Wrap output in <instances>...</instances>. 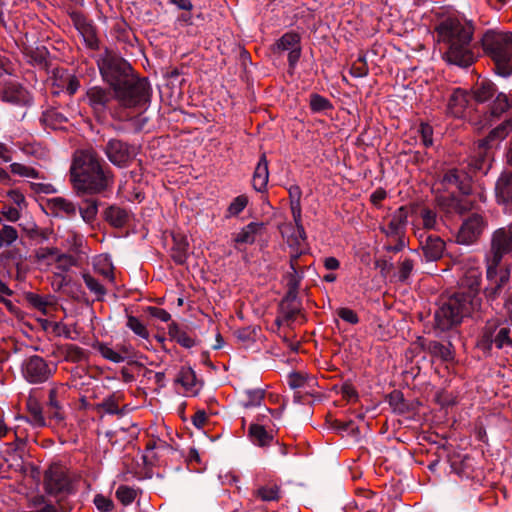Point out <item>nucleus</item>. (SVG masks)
Instances as JSON below:
<instances>
[{"label":"nucleus","mask_w":512,"mask_h":512,"mask_svg":"<svg viewBox=\"0 0 512 512\" xmlns=\"http://www.w3.org/2000/svg\"><path fill=\"white\" fill-rule=\"evenodd\" d=\"M482 47L501 76L512 73V33L488 30L481 38Z\"/></svg>","instance_id":"4"},{"label":"nucleus","mask_w":512,"mask_h":512,"mask_svg":"<svg viewBox=\"0 0 512 512\" xmlns=\"http://www.w3.org/2000/svg\"><path fill=\"white\" fill-rule=\"evenodd\" d=\"M439 41L447 46L444 59L459 67H468L476 59L472 42L474 25L471 21L447 18L436 28Z\"/></svg>","instance_id":"3"},{"label":"nucleus","mask_w":512,"mask_h":512,"mask_svg":"<svg viewBox=\"0 0 512 512\" xmlns=\"http://www.w3.org/2000/svg\"><path fill=\"white\" fill-rule=\"evenodd\" d=\"M72 21L75 28L83 36L95 29L94 25L81 13H74Z\"/></svg>","instance_id":"52"},{"label":"nucleus","mask_w":512,"mask_h":512,"mask_svg":"<svg viewBox=\"0 0 512 512\" xmlns=\"http://www.w3.org/2000/svg\"><path fill=\"white\" fill-rule=\"evenodd\" d=\"M264 231L265 224L263 222H250L234 234V247L240 250L243 245H252L258 237L263 235Z\"/></svg>","instance_id":"18"},{"label":"nucleus","mask_w":512,"mask_h":512,"mask_svg":"<svg viewBox=\"0 0 512 512\" xmlns=\"http://www.w3.org/2000/svg\"><path fill=\"white\" fill-rule=\"evenodd\" d=\"M467 105L468 94L462 89H455L449 98L447 104V113L453 117H463Z\"/></svg>","instance_id":"24"},{"label":"nucleus","mask_w":512,"mask_h":512,"mask_svg":"<svg viewBox=\"0 0 512 512\" xmlns=\"http://www.w3.org/2000/svg\"><path fill=\"white\" fill-rule=\"evenodd\" d=\"M120 397L116 394H112L105 398L100 404H98V408L102 409L104 412L108 414H118L119 413V403Z\"/></svg>","instance_id":"56"},{"label":"nucleus","mask_w":512,"mask_h":512,"mask_svg":"<svg viewBox=\"0 0 512 512\" xmlns=\"http://www.w3.org/2000/svg\"><path fill=\"white\" fill-rule=\"evenodd\" d=\"M71 480L68 476L67 468L59 463L51 464L44 473L43 488L46 494L57 496L68 492Z\"/></svg>","instance_id":"13"},{"label":"nucleus","mask_w":512,"mask_h":512,"mask_svg":"<svg viewBox=\"0 0 512 512\" xmlns=\"http://www.w3.org/2000/svg\"><path fill=\"white\" fill-rule=\"evenodd\" d=\"M482 271L479 267L465 270L459 280V290L443 301L435 312V322L441 331L459 325L464 318L479 315L482 310L480 296Z\"/></svg>","instance_id":"1"},{"label":"nucleus","mask_w":512,"mask_h":512,"mask_svg":"<svg viewBox=\"0 0 512 512\" xmlns=\"http://www.w3.org/2000/svg\"><path fill=\"white\" fill-rule=\"evenodd\" d=\"M48 414L56 424L62 423L65 419L63 408L58 400L57 388H52L49 391Z\"/></svg>","instance_id":"30"},{"label":"nucleus","mask_w":512,"mask_h":512,"mask_svg":"<svg viewBox=\"0 0 512 512\" xmlns=\"http://www.w3.org/2000/svg\"><path fill=\"white\" fill-rule=\"evenodd\" d=\"M74 256L65 253H58L56 257L57 267L62 271H68L72 266L76 265Z\"/></svg>","instance_id":"58"},{"label":"nucleus","mask_w":512,"mask_h":512,"mask_svg":"<svg viewBox=\"0 0 512 512\" xmlns=\"http://www.w3.org/2000/svg\"><path fill=\"white\" fill-rule=\"evenodd\" d=\"M25 300L35 309L39 310L43 315L47 314V307L51 302L39 294L33 292L25 293Z\"/></svg>","instance_id":"43"},{"label":"nucleus","mask_w":512,"mask_h":512,"mask_svg":"<svg viewBox=\"0 0 512 512\" xmlns=\"http://www.w3.org/2000/svg\"><path fill=\"white\" fill-rule=\"evenodd\" d=\"M29 412L28 421L36 427H44L46 425L45 418L42 413V408L37 401H29L27 403Z\"/></svg>","instance_id":"39"},{"label":"nucleus","mask_w":512,"mask_h":512,"mask_svg":"<svg viewBox=\"0 0 512 512\" xmlns=\"http://www.w3.org/2000/svg\"><path fill=\"white\" fill-rule=\"evenodd\" d=\"M422 143L425 147L433 145V128L428 123H421L419 127Z\"/></svg>","instance_id":"59"},{"label":"nucleus","mask_w":512,"mask_h":512,"mask_svg":"<svg viewBox=\"0 0 512 512\" xmlns=\"http://www.w3.org/2000/svg\"><path fill=\"white\" fill-rule=\"evenodd\" d=\"M436 203L446 216L453 214L463 215L476 209V200L470 194H462L461 197L454 194L439 195L436 197Z\"/></svg>","instance_id":"15"},{"label":"nucleus","mask_w":512,"mask_h":512,"mask_svg":"<svg viewBox=\"0 0 512 512\" xmlns=\"http://www.w3.org/2000/svg\"><path fill=\"white\" fill-rule=\"evenodd\" d=\"M414 269V261L409 258H404L399 263L398 280L405 282L411 275Z\"/></svg>","instance_id":"57"},{"label":"nucleus","mask_w":512,"mask_h":512,"mask_svg":"<svg viewBox=\"0 0 512 512\" xmlns=\"http://www.w3.org/2000/svg\"><path fill=\"white\" fill-rule=\"evenodd\" d=\"M493 346L497 349L512 347L511 329L503 325L499 318H492L485 322L476 342V347L484 355H491Z\"/></svg>","instance_id":"7"},{"label":"nucleus","mask_w":512,"mask_h":512,"mask_svg":"<svg viewBox=\"0 0 512 512\" xmlns=\"http://www.w3.org/2000/svg\"><path fill=\"white\" fill-rule=\"evenodd\" d=\"M269 179L268 161L265 154H262L255 168L252 186L257 192H264Z\"/></svg>","instance_id":"25"},{"label":"nucleus","mask_w":512,"mask_h":512,"mask_svg":"<svg viewBox=\"0 0 512 512\" xmlns=\"http://www.w3.org/2000/svg\"><path fill=\"white\" fill-rule=\"evenodd\" d=\"M337 315L343 320L350 324H357L359 322V317L357 313L350 308H340L337 310Z\"/></svg>","instance_id":"61"},{"label":"nucleus","mask_w":512,"mask_h":512,"mask_svg":"<svg viewBox=\"0 0 512 512\" xmlns=\"http://www.w3.org/2000/svg\"><path fill=\"white\" fill-rule=\"evenodd\" d=\"M415 210V206L403 205L388 216V222L380 230L387 237H405L408 217Z\"/></svg>","instance_id":"17"},{"label":"nucleus","mask_w":512,"mask_h":512,"mask_svg":"<svg viewBox=\"0 0 512 512\" xmlns=\"http://www.w3.org/2000/svg\"><path fill=\"white\" fill-rule=\"evenodd\" d=\"M169 335L173 340H175L179 345L184 348H191L196 344L194 338H192L185 331L180 330L176 325H172L169 327Z\"/></svg>","instance_id":"38"},{"label":"nucleus","mask_w":512,"mask_h":512,"mask_svg":"<svg viewBox=\"0 0 512 512\" xmlns=\"http://www.w3.org/2000/svg\"><path fill=\"white\" fill-rule=\"evenodd\" d=\"M309 105L311 111L314 113L323 112L333 108L332 103L330 102L329 99L317 93H313L310 95Z\"/></svg>","instance_id":"44"},{"label":"nucleus","mask_w":512,"mask_h":512,"mask_svg":"<svg viewBox=\"0 0 512 512\" xmlns=\"http://www.w3.org/2000/svg\"><path fill=\"white\" fill-rule=\"evenodd\" d=\"M127 327L131 329L134 334L137 336L148 339L149 338V331L146 328V326L135 316L128 315L127 317Z\"/></svg>","instance_id":"50"},{"label":"nucleus","mask_w":512,"mask_h":512,"mask_svg":"<svg viewBox=\"0 0 512 512\" xmlns=\"http://www.w3.org/2000/svg\"><path fill=\"white\" fill-rule=\"evenodd\" d=\"M84 206L77 208L84 222L90 224L96 220L98 214V201L95 199L84 200Z\"/></svg>","instance_id":"35"},{"label":"nucleus","mask_w":512,"mask_h":512,"mask_svg":"<svg viewBox=\"0 0 512 512\" xmlns=\"http://www.w3.org/2000/svg\"><path fill=\"white\" fill-rule=\"evenodd\" d=\"M22 375L31 384H40L49 380L56 371V365L48 363L38 355H32L22 364Z\"/></svg>","instance_id":"12"},{"label":"nucleus","mask_w":512,"mask_h":512,"mask_svg":"<svg viewBox=\"0 0 512 512\" xmlns=\"http://www.w3.org/2000/svg\"><path fill=\"white\" fill-rule=\"evenodd\" d=\"M82 278L89 291L96 296L98 301H102L107 294L105 286L89 273H83Z\"/></svg>","instance_id":"33"},{"label":"nucleus","mask_w":512,"mask_h":512,"mask_svg":"<svg viewBox=\"0 0 512 512\" xmlns=\"http://www.w3.org/2000/svg\"><path fill=\"white\" fill-rule=\"evenodd\" d=\"M115 99L125 108H135L150 101L151 87L145 77L133 74L114 90Z\"/></svg>","instance_id":"6"},{"label":"nucleus","mask_w":512,"mask_h":512,"mask_svg":"<svg viewBox=\"0 0 512 512\" xmlns=\"http://www.w3.org/2000/svg\"><path fill=\"white\" fill-rule=\"evenodd\" d=\"M189 243L184 235H173V246L171 248V258L178 265H183L188 257Z\"/></svg>","instance_id":"28"},{"label":"nucleus","mask_w":512,"mask_h":512,"mask_svg":"<svg viewBox=\"0 0 512 512\" xmlns=\"http://www.w3.org/2000/svg\"><path fill=\"white\" fill-rule=\"evenodd\" d=\"M496 197L498 203L512 205V172H503L496 182Z\"/></svg>","instance_id":"23"},{"label":"nucleus","mask_w":512,"mask_h":512,"mask_svg":"<svg viewBox=\"0 0 512 512\" xmlns=\"http://www.w3.org/2000/svg\"><path fill=\"white\" fill-rule=\"evenodd\" d=\"M494 93V85L489 81H481L480 83H477L473 89L474 99L479 103L489 100Z\"/></svg>","instance_id":"34"},{"label":"nucleus","mask_w":512,"mask_h":512,"mask_svg":"<svg viewBox=\"0 0 512 512\" xmlns=\"http://www.w3.org/2000/svg\"><path fill=\"white\" fill-rule=\"evenodd\" d=\"M290 208L296 225L297 237L304 241L306 239V233L302 225L301 202L290 203Z\"/></svg>","instance_id":"48"},{"label":"nucleus","mask_w":512,"mask_h":512,"mask_svg":"<svg viewBox=\"0 0 512 512\" xmlns=\"http://www.w3.org/2000/svg\"><path fill=\"white\" fill-rule=\"evenodd\" d=\"M422 249L425 258L428 261H435L441 258L445 249V242L437 235H429L427 236Z\"/></svg>","instance_id":"27"},{"label":"nucleus","mask_w":512,"mask_h":512,"mask_svg":"<svg viewBox=\"0 0 512 512\" xmlns=\"http://www.w3.org/2000/svg\"><path fill=\"white\" fill-rule=\"evenodd\" d=\"M488 226L487 219L480 213L474 212L467 216L461 223L455 241L461 245H473L482 237Z\"/></svg>","instance_id":"10"},{"label":"nucleus","mask_w":512,"mask_h":512,"mask_svg":"<svg viewBox=\"0 0 512 512\" xmlns=\"http://www.w3.org/2000/svg\"><path fill=\"white\" fill-rule=\"evenodd\" d=\"M484 262L487 284L483 293L487 301L493 302L509 292L511 268L510 266H501V263Z\"/></svg>","instance_id":"9"},{"label":"nucleus","mask_w":512,"mask_h":512,"mask_svg":"<svg viewBox=\"0 0 512 512\" xmlns=\"http://www.w3.org/2000/svg\"><path fill=\"white\" fill-rule=\"evenodd\" d=\"M510 252H512V222L491 234L490 248L485 254L484 261L502 263L504 256Z\"/></svg>","instance_id":"11"},{"label":"nucleus","mask_w":512,"mask_h":512,"mask_svg":"<svg viewBox=\"0 0 512 512\" xmlns=\"http://www.w3.org/2000/svg\"><path fill=\"white\" fill-rule=\"evenodd\" d=\"M47 205L55 216L74 217L77 213L76 204L63 197L49 199Z\"/></svg>","instance_id":"26"},{"label":"nucleus","mask_w":512,"mask_h":512,"mask_svg":"<svg viewBox=\"0 0 512 512\" xmlns=\"http://www.w3.org/2000/svg\"><path fill=\"white\" fill-rule=\"evenodd\" d=\"M2 100L17 106H26L31 103L29 92L20 84L13 81L4 84Z\"/></svg>","instance_id":"19"},{"label":"nucleus","mask_w":512,"mask_h":512,"mask_svg":"<svg viewBox=\"0 0 512 512\" xmlns=\"http://www.w3.org/2000/svg\"><path fill=\"white\" fill-rule=\"evenodd\" d=\"M369 73L368 64L366 62L365 56L360 55L357 60L352 64L350 68V74L353 77L361 78L367 76Z\"/></svg>","instance_id":"55"},{"label":"nucleus","mask_w":512,"mask_h":512,"mask_svg":"<svg viewBox=\"0 0 512 512\" xmlns=\"http://www.w3.org/2000/svg\"><path fill=\"white\" fill-rule=\"evenodd\" d=\"M116 498L125 506L130 505L137 497V490L127 485H120L116 492Z\"/></svg>","instance_id":"46"},{"label":"nucleus","mask_w":512,"mask_h":512,"mask_svg":"<svg viewBox=\"0 0 512 512\" xmlns=\"http://www.w3.org/2000/svg\"><path fill=\"white\" fill-rule=\"evenodd\" d=\"M300 36L295 32L285 33L275 44L278 51L293 50L299 46Z\"/></svg>","instance_id":"37"},{"label":"nucleus","mask_w":512,"mask_h":512,"mask_svg":"<svg viewBox=\"0 0 512 512\" xmlns=\"http://www.w3.org/2000/svg\"><path fill=\"white\" fill-rule=\"evenodd\" d=\"M445 186H455L463 195L471 192V180L466 173L457 169L448 170L442 179Z\"/></svg>","instance_id":"22"},{"label":"nucleus","mask_w":512,"mask_h":512,"mask_svg":"<svg viewBox=\"0 0 512 512\" xmlns=\"http://www.w3.org/2000/svg\"><path fill=\"white\" fill-rule=\"evenodd\" d=\"M301 304H292L280 302L279 304V316L276 318L275 323L281 325L283 322L294 321L296 316L300 313Z\"/></svg>","instance_id":"31"},{"label":"nucleus","mask_w":512,"mask_h":512,"mask_svg":"<svg viewBox=\"0 0 512 512\" xmlns=\"http://www.w3.org/2000/svg\"><path fill=\"white\" fill-rule=\"evenodd\" d=\"M248 204V197L246 195H239L233 199L227 208V217L237 216L240 214Z\"/></svg>","instance_id":"53"},{"label":"nucleus","mask_w":512,"mask_h":512,"mask_svg":"<svg viewBox=\"0 0 512 512\" xmlns=\"http://www.w3.org/2000/svg\"><path fill=\"white\" fill-rule=\"evenodd\" d=\"M94 504L97 507V509L101 512H109L114 507L112 500L101 494L95 496Z\"/></svg>","instance_id":"64"},{"label":"nucleus","mask_w":512,"mask_h":512,"mask_svg":"<svg viewBox=\"0 0 512 512\" xmlns=\"http://www.w3.org/2000/svg\"><path fill=\"white\" fill-rule=\"evenodd\" d=\"M254 496L262 501H278L280 499V486L275 481H269L264 485H260L254 492Z\"/></svg>","instance_id":"29"},{"label":"nucleus","mask_w":512,"mask_h":512,"mask_svg":"<svg viewBox=\"0 0 512 512\" xmlns=\"http://www.w3.org/2000/svg\"><path fill=\"white\" fill-rule=\"evenodd\" d=\"M70 179L78 196L100 194L113 182V175L105 169L102 160L93 150H81L74 154Z\"/></svg>","instance_id":"2"},{"label":"nucleus","mask_w":512,"mask_h":512,"mask_svg":"<svg viewBox=\"0 0 512 512\" xmlns=\"http://www.w3.org/2000/svg\"><path fill=\"white\" fill-rule=\"evenodd\" d=\"M510 131H512V117L491 130L487 137L475 143L469 165L474 170L487 171L489 168L488 150L491 148L492 142L504 139Z\"/></svg>","instance_id":"8"},{"label":"nucleus","mask_w":512,"mask_h":512,"mask_svg":"<svg viewBox=\"0 0 512 512\" xmlns=\"http://www.w3.org/2000/svg\"><path fill=\"white\" fill-rule=\"evenodd\" d=\"M62 354L66 361L77 363L85 359V351L74 344H66L62 348Z\"/></svg>","instance_id":"41"},{"label":"nucleus","mask_w":512,"mask_h":512,"mask_svg":"<svg viewBox=\"0 0 512 512\" xmlns=\"http://www.w3.org/2000/svg\"><path fill=\"white\" fill-rule=\"evenodd\" d=\"M9 167H10L11 173L14 175H18V176L25 177V178H33V179L43 178L40 175L38 170H36L35 168H33L31 166L22 164V163L14 162V163H11Z\"/></svg>","instance_id":"42"},{"label":"nucleus","mask_w":512,"mask_h":512,"mask_svg":"<svg viewBox=\"0 0 512 512\" xmlns=\"http://www.w3.org/2000/svg\"><path fill=\"white\" fill-rule=\"evenodd\" d=\"M300 257V254H295L291 256L290 259V269L291 272L287 276V287L288 288H297L300 287V282L303 278V271H298V259Z\"/></svg>","instance_id":"36"},{"label":"nucleus","mask_w":512,"mask_h":512,"mask_svg":"<svg viewBox=\"0 0 512 512\" xmlns=\"http://www.w3.org/2000/svg\"><path fill=\"white\" fill-rule=\"evenodd\" d=\"M420 217L422 219L423 227L425 229H436L438 225V217L436 211L428 207H423L420 210Z\"/></svg>","instance_id":"51"},{"label":"nucleus","mask_w":512,"mask_h":512,"mask_svg":"<svg viewBox=\"0 0 512 512\" xmlns=\"http://www.w3.org/2000/svg\"><path fill=\"white\" fill-rule=\"evenodd\" d=\"M18 239V232L15 227L11 225H3L0 230L1 246H9Z\"/></svg>","instance_id":"54"},{"label":"nucleus","mask_w":512,"mask_h":512,"mask_svg":"<svg viewBox=\"0 0 512 512\" xmlns=\"http://www.w3.org/2000/svg\"><path fill=\"white\" fill-rule=\"evenodd\" d=\"M510 108H512V99L506 94L500 93L493 102L491 113L498 117Z\"/></svg>","instance_id":"45"},{"label":"nucleus","mask_w":512,"mask_h":512,"mask_svg":"<svg viewBox=\"0 0 512 512\" xmlns=\"http://www.w3.org/2000/svg\"><path fill=\"white\" fill-rule=\"evenodd\" d=\"M97 66L100 75L112 90L134 74L130 63L119 56L116 52L105 49L97 59Z\"/></svg>","instance_id":"5"},{"label":"nucleus","mask_w":512,"mask_h":512,"mask_svg":"<svg viewBox=\"0 0 512 512\" xmlns=\"http://www.w3.org/2000/svg\"><path fill=\"white\" fill-rule=\"evenodd\" d=\"M115 98L112 88L93 86L87 89L85 99L94 115L99 119L106 115L110 103Z\"/></svg>","instance_id":"16"},{"label":"nucleus","mask_w":512,"mask_h":512,"mask_svg":"<svg viewBox=\"0 0 512 512\" xmlns=\"http://www.w3.org/2000/svg\"><path fill=\"white\" fill-rule=\"evenodd\" d=\"M307 377L300 372H292L288 375V384L292 389L301 388L305 385Z\"/></svg>","instance_id":"63"},{"label":"nucleus","mask_w":512,"mask_h":512,"mask_svg":"<svg viewBox=\"0 0 512 512\" xmlns=\"http://www.w3.org/2000/svg\"><path fill=\"white\" fill-rule=\"evenodd\" d=\"M265 396L262 389L248 390L245 392V399L242 402L243 407L251 408L260 406Z\"/></svg>","instance_id":"47"},{"label":"nucleus","mask_w":512,"mask_h":512,"mask_svg":"<svg viewBox=\"0 0 512 512\" xmlns=\"http://www.w3.org/2000/svg\"><path fill=\"white\" fill-rule=\"evenodd\" d=\"M248 435L251 441L258 446L269 445L273 440V436L266 431L264 426L259 424H251Z\"/></svg>","instance_id":"32"},{"label":"nucleus","mask_w":512,"mask_h":512,"mask_svg":"<svg viewBox=\"0 0 512 512\" xmlns=\"http://www.w3.org/2000/svg\"><path fill=\"white\" fill-rule=\"evenodd\" d=\"M52 234L50 229H40L38 227L32 228L28 232V236L30 239L37 241L38 243H42L47 241Z\"/></svg>","instance_id":"60"},{"label":"nucleus","mask_w":512,"mask_h":512,"mask_svg":"<svg viewBox=\"0 0 512 512\" xmlns=\"http://www.w3.org/2000/svg\"><path fill=\"white\" fill-rule=\"evenodd\" d=\"M416 344L419 345L423 351L428 352L431 356L437 357L442 361L448 362L453 360L454 356L451 344L446 346L438 341H427L423 337H419Z\"/></svg>","instance_id":"21"},{"label":"nucleus","mask_w":512,"mask_h":512,"mask_svg":"<svg viewBox=\"0 0 512 512\" xmlns=\"http://www.w3.org/2000/svg\"><path fill=\"white\" fill-rule=\"evenodd\" d=\"M132 212L116 204L108 206L103 211L104 220L113 228L121 229L126 227L132 218Z\"/></svg>","instance_id":"20"},{"label":"nucleus","mask_w":512,"mask_h":512,"mask_svg":"<svg viewBox=\"0 0 512 512\" xmlns=\"http://www.w3.org/2000/svg\"><path fill=\"white\" fill-rule=\"evenodd\" d=\"M104 153L108 160L119 168L127 167L136 156L133 145L121 139L111 138L107 141Z\"/></svg>","instance_id":"14"},{"label":"nucleus","mask_w":512,"mask_h":512,"mask_svg":"<svg viewBox=\"0 0 512 512\" xmlns=\"http://www.w3.org/2000/svg\"><path fill=\"white\" fill-rule=\"evenodd\" d=\"M97 351L101 354V356L111 362L120 363L125 360V357L122 356L119 352L110 348L107 344L97 343L95 346Z\"/></svg>","instance_id":"49"},{"label":"nucleus","mask_w":512,"mask_h":512,"mask_svg":"<svg viewBox=\"0 0 512 512\" xmlns=\"http://www.w3.org/2000/svg\"><path fill=\"white\" fill-rule=\"evenodd\" d=\"M196 381V374L190 367H182L176 379V382L181 384L186 390H192L196 386Z\"/></svg>","instance_id":"40"},{"label":"nucleus","mask_w":512,"mask_h":512,"mask_svg":"<svg viewBox=\"0 0 512 512\" xmlns=\"http://www.w3.org/2000/svg\"><path fill=\"white\" fill-rule=\"evenodd\" d=\"M63 87L65 88V90L68 94L73 95L78 91V89L80 87V81L77 76L68 75L63 80Z\"/></svg>","instance_id":"62"}]
</instances>
